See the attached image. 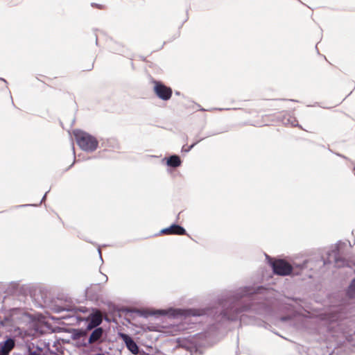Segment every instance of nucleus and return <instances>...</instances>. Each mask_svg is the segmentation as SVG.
Instances as JSON below:
<instances>
[{
  "label": "nucleus",
  "instance_id": "f257e3e1",
  "mask_svg": "<svg viewBox=\"0 0 355 355\" xmlns=\"http://www.w3.org/2000/svg\"><path fill=\"white\" fill-rule=\"evenodd\" d=\"M73 132L78 146L83 151L92 153L98 148L99 142L94 135L80 129Z\"/></svg>",
  "mask_w": 355,
  "mask_h": 355
},
{
  "label": "nucleus",
  "instance_id": "f03ea898",
  "mask_svg": "<svg viewBox=\"0 0 355 355\" xmlns=\"http://www.w3.org/2000/svg\"><path fill=\"white\" fill-rule=\"evenodd\" d=\"M153 83V91L159 99L167 101L171 99L173 94V89L171 87L165 85L162 81L155 79L152 80Z\"/></svg>",
  "mask_w": 355,
  "mask_h": 355
},
{
  "label": "nucleus",
  "instance_id": "7ed1b4c3",
  "mask_svg": "<svg viewBox=\"0 0 355 355\" xmlns=\"http://www.w3.org/2000/svg\"><path fill=\"white\" fill-rule=\"evenodd\" d=\"M275 273L279 275H287L291 272V266L284 260H277L272 263Z\"/></svg>",
  "mask_w": 355,
  "mask_h": 355
},
{
  "label": "nucleus",
  "instance_id": "20e7f679",
  "mask_svg": "<svg viewBox=\"0 0 355 355\" xmlns=\"http://www.w3.org/2000/svg\"><path fill=\"white\" fill-rule=\"evenodd\" d=\"M162 162H164L167 166L172 168H178L180 166L182 163L180 156L176 154L171 155L168 157H164Z\"/></svg>",
  "mask_w": 355,
  "mask_h": 355
},
{
  "label": "nucleus",
  "instance_id": "39448f33",
  "mask_svg": "<svg viewBox=\"0 0 355 355\" xmlns=\"http://www.w3.org/2000/svg\"><path fill=\"white\" fill-rule=\"evenodd\" d=\"M119 336L123 341L125 343L128 349L133 354H137L139 352V348L136 343L128 335L125 334H120Z\"/></svg>",
  "mask_w": 355,
  "mask_h": 355
},
{
  "label": "nucleus",
  "instance_id": "423d86ee",
  "mask_svg": "<svg viewBox=\"0 0 355 355\" xmlns=\"http://www.w3.org/2000/svg\"><path fill=\"white\" fill-rule=\"evenodd\" d=\"M14 346L15 341L12 338H8L6 340L0 343V355H8Z\"/></svg>",
  "mask_w": 355,
  "mask_h": 355
},
{
  "label": "nucleus",
  "instance_id": "0eeeda50",
  "mask_svg": "<svg viewBox=\"0 0 355 355\" xmlns=\"http://www.w3.org/2000/svg\"><path fill=\"white\" fill-rule=\"evenodd\" d=\"M184 232L185 230L184 228L175 224L172 225L171 227L168 228L162 229L160 231L161 234H184Z\"/></svg>",
  "mask_w": 355,
  "mask_h": 355
},
{
  "label": "nucleus",
  "instance_id": "6e6552de",
  "mask_svg": "<svg viewBox=\"0 0 355 355\" xmlns=\"http://www.w3.org/2000/svg\"><path fill=\"white\" fill-rule=\"evenodd\" d=\"M162 312L164 313H166V312L165 311H162ZM167 314H169L171 316H173V317H178V315H200V313H197L196 311H183V310H175V309H171V310H169L168 312H167Z\"/></svg>",
  "mask_w": 355,
  "mask_h": 355
},
{
  "label": "nucleus",
  "instance_id": "1a4fd4ad",
  "mask_svg": "<svg viewBox=\"0 0 355 355\" xmlns=\"http://www.w3.org/2000/svg\"><path fill=\"white\" fill-rule=\"evenodd\" d=\"M102 322V315L99 311H96L91 315L90 322L88 324L89 329L94 328L98 326Z\"/></svg>",
  "mask_w": 355,
  "mask_h": 355
},
{
  "label": "nucleus",
  "instance_id": "9d476101",
  "mask_svg": "<svg viewBox=\"0 0 355 355\" xmlns=\"http://www.w3.org/2000/svg\"><path fill=\"white\" fill-rule=\"evenodd\" d=\"M103 335L102 328L96 329L91 334L89 338V343H93L98 340Z\"/></svg>",
  "mask_w": 355,
  "mask_h": 355
},
{
  "label": "nucleus",
  "instance_id": "9b49d317",
  "mask_svg": "<svg viewBox=\"0 0 355 355\" xmlns=\"http://www.w3.org/2000/svg\"><path fill=\"white\" fill-rule=\"evenodd\" d=\"M113 50L114 51V53L120 55L125 54L128 51V49H125L123 46H121L120 44L118 43L115 44V46L113 47Z\"/></svg>",
  "mask_w": 355,
  "mask_h": 355
},
{
  "label": "nucleus",
  "instance_id": "f8f14e48",
  "mask_svg": "<svg viewBox=\"0 0 355 355\" xmlns=\"http://www.w3.org/2000/svg\"><path fill=\"white\" fill-rule=\"evenodd\" d=\"M340 250V248L339 246L337 247V252H335V251H333L331 254H329V261L331 262V257L334 259V260L335 261V262L338 264V266H340V264H338V258H337V255H338V252Z\"/></svg>",
  "mask_w": 355,
  "mask_h": 355
},
{
  "label": "nucleus",
  "instance_id": "ddd939ff",
  "mask_svg": "<svg viewBox=\"0 0 355 355\" xmlns=\"http://www.w3.org/2000/svg\"><path fill=\"white\" fill-rule=\"evenodd\" d=\"M347 293L350 297H355V279L352 281V284H350Z\"/></svg>",
  "mask_w": 355,
  "mask_h": 355
},
{
  "label": "nucleus",
  "instance_id": "4468645a",
  "mask_svg": "<svg viewBox=\"0 0 355 355\" xmlns=\"http://www.w3.org/2000/svg\"><path fill=\"white\" fill-rule=\"evenodd\" d=\"M205 137H202L191 144L189 146L190 149H192L196 144H198L200 141H202Z\"/></svg>",
  "mask_w": 355,
  "mask_h": 355
},
{
  "label": "nucleus",
  "instance_id": "2eb2a0df",
  "mask_svg": "<svg viewBox=\"0 0 355 355\" xmlns=\"http://www.w3.org/2000/svg\"><path fill=\"white\" fill-rule=\"evenodd\" d=\"M192 149H190L189 146H188L187 148L185 147V146H183L182 148V153H189V151H191Z\"/></svg>",
  "mask_w": 355,
  "mask_h": 355
},
{
  "label": "nucleus",
  "instance_id": "dca6fc26",
  "mask_svg": "<svg viewBox=\"0 0 355 355\" xmlns=\"http://www.w3.org/2000/svg\"><path fill=\"white\" fill-rule=\"evenodd\" d=\"M218 133L219 132H211L209 135H207L205 137H210V136H212V135H217Z\"/></svg>",
  "mask_w": 355,
  "mask_h": 355
},
{
  "label": "nucleus",
  "instance_id": "f3484780",
  "mask_svg": "<svg viewBox=\"0 0 355 355\" xmlns=\"http://www.w3.org/2000/svg\"><path fill=\"white\" fill-rule=\"evenodd\" d=\"M336 155H337L338 156H339V157H343V159H348L346 156H345V155H341V154H340V153H336Z\"/></svg>",
  "mask_w": 355,
  "mask_h": 355
},
{
  "label": "nucleus",
  "instance_id": "a211bd4d",
  "mask_svg": "<svg viewBox=\"0 0 355 355\" xmlns=\"http://www.w3.org/2000/svg\"><path fill=\"white\" fill-rule=\"evenodd\" d=\"M83 335H84V334L83 332H79V333L76 334L75 336L76 337H79V336H83Z\"/></svg>",
  "mask_w": 355,
  "mask_h": 355
},
{
  "label": "nucleus",
  "instance_id": "6ab92c4d",
  "mask_svg": "<svg viewBox=\"0 0 355 355\" xmlns=\"http://www.w3.org/2000/svg\"><path fill=\"white\" fill-rule=\"evenodd\" d=\"M31 205H21L16 206V207H24L31 206Z\"/></svg>",
  "mask_w": 355,
  "mask_h": 355
},
{
  "label": "nucleus",
  "instance_id": "aec40b11",
  "mask_svg": "<svg viewBox=\"0 0 355 355\" xmlns=\"http://www.w3.org/2000/svg\"><path fill=\"white\" fill-rule=\"evenodd\" d=\"M48 192H49V191H46V192L45 193V194L44 195V196L42 197V200H41L40 203H41L43 200H44V199H45V198H46V195H47Z\"/></svg>",
  "mask_w": 355,
  "mask_h": 355
},
{
  "label": "nucleus",
  "instance_id": "412c9836",
  "mask_svg": "<svg viewBox=\"0 0 355 355\" xmlns=\"http://www.w3.org/2000/svg\"><path fill=\"white\" fill-rule=\"evenodd\" d=\"M282 100L283 101H293V102H298L297 100H294V99H284V98H283Z\"/></svg>",
  "mask_w": 355,
  "mask_h": 355
},
{
  "label": "nucleus",
  "instance_id": "4be33fe9",
  "mask_svg": "<svg viewBox=\"0 0 355 355\" xmlns=\"http://www.w3.org/2000/svg\"><path fill=\"white\" fill-rule=\"evenodd\" d=\"M94 37H95V43H96V45H98V37H97V35H94Z\"/></svg>",
  "mask_w": 355,
  "mask_h": 355
},
{
  "label": "nucleus",
  "instance_id": "5701e85b",
  "mask_svg": "<svg viewBox=\"0 0 355 355\" xmlns=\"http://www.w3.org/2000/svg\"><path fill=\"white\" fill-rule=\"evenodd\" d=\"M0 80L3 81V82H4V83H6V84L8 83H7V81H6L4 78H0Z\"/></svg>",
  "mask_w": 355,
  "mask_h": 355
},
{
  "label": "nucleus",
  "instance_id": "b1692460",
  "mask_svg": "<svg viewBox=\"0 0 355 355\" xmlns=\"http://www.w3.org/2000/svg\"><path fill=\"white\" fill-rule=\"evenodd\" d=\"M75 123V118H73L71 120V125H73Z\"/></svg>",
  "mask_w": 355,
  "mask_h": 355
},
{
  "label": "nucleus",
  "instance_id": "393cba45",
  "mask_svg": "<svg viewBox=\"0 0 355 355\" xmlns=\"http://www.w3.org/2000/svg\"><path fill=\"white\" fill-rule=\"evenodd\" d=\"M294 126H297V127H299L300 128H302V126L298 123H297L296 125H294Z\"/></svg>",
  "mask_w": 355,
  "mask_h": 355
},
{
  "label": "nucleus",
  "instance_id": "a878e982",
  "mask_svg": "<svg viewBox=\"0 0 355 355\" xmlns=\"http://www.w3.org/2000/svg\"><path fill=\"white\" fill-rule=\"evenodd\" d=\"M73 162H75V160H74ZM73 163H74V162H73V163H72V164H71L68 167L67 170H68V169H69L71 167H72V166L73 165Z\"/></svg>",
  "mask_w": 355,
  "mask_h": 355
},
{
  "label": "nucleus",
  "instance_id": "bb28decb",
  "mask_svg": "<svg viewBox=\"0 0 355 355\" xmlns=\"http://www.w3.org/2000/svg\"><path fill=\"white\" fill-rule=\"evenodd\" d=\"M93 67H94V63H92V67H91V68H89V69H88L87 70H88V71H90V70L93 68Z\"/></svg>",
  "mask_w": 355,
  "mask_h": 355
},
{
  "label": "nucleus",
  "instance_id": "cd10ccee",
  "mask_svg": "<svg viewBox=\"0 0 355 355\" xmlns=\"http://www.w3.org/2000/svg\"><path fill=\"white\" fill-rule=\"evenodd\" d=\"M175 94H176V95H180V92H178V91H176V92H175Z\"/></svg>",
  "mask_w": 355,
  "mask_h": 355
},
{
  "label": "nucleus",
  "instance_id": "c85d7f7f",
  "mask_svg": "<svg viewBox=\"0 0 355 355\" xmlns=\"http://www.w3.org/2000/svg\"><path fill=\"white\" fill-rule=\"evenodd\" d=\"M73 153L75 154L73 145L72 146Z\"/></svg>",
  "mask_w": 355,
  "mask_h": 355
},
{
  "label": "nucleus",
  "instance_id": "c756f323",
  "mask_svg": "<svg viewBox=\"0 0 355 355\" xmlns=\"http://www.w3.org/2000/svg\"><path fill=\"white\" fill-rule=\"evenodd\" d=\"M200 111H205V110L204 108H202H202H200Z\"/></svg>",
  "mask_w": 355,
  "mask_h": 355
},
{
  "label": "nucleus",
  "instance_id": "7c9ffc66",
  "mask_svg": "<svg viewBox=\"0 0 355 355\" xmlns=\"http://www.w3.org/2000/svg\"><path fill=\"white\" fill-rule=\"evenodd\" d=\"M94 5L96 6V5H97V4H96V3H92V6H94Z\"/></svg>",
  "mask_w": 355,
  "mask_h": 355
},
{
  "label": "nucleus",
  "instance_id": "2f4dec72",
  "mask_svg": "<svg viewBox=\"0 0 355 355\" xmlns=\"http://www.w3.org/2000/svg\"><path fill=\"white\" fill-rule=\"evenodd\" d=\"M216 110H223V109H222V108H216Z\"/></svg>",
  "mask_w": 355,
  "mask_h": 355
},
{
  "label": "nucleus",
  "instance_id": "473e14b6",
  "mask_svg": "<svg viewBox=\"0 0 355 355\" xmlns=\"http://www.w3.org/2000/svg\"><path fill=\"white\" fill-rule=\"evenodd\" d=\"M165 43H166L165 42H163V44L162 45V47H161V48H162V47H163V46L165 44Z\"/></svg>",
  "mask_w": 355,
  "mask_h": 355
},
{
  "label": "nucleus",
  "instance_id": "72a5a7b5",
  "mask_svg": "<svg viewBox=\"0 0 355 355\" xmlns=\"http://www.w3.org/2000/svg\"><path fill=\"white\" fill-rule=\"evenodd\" d=\"M178 220V218H176L175 223H177Z\"/></svg>",
  "mask_w": 355,
  "mask_h": 355
},
{
  "label": "nucleus",
  "instance_id": "f704fd0d",
  "mask_svg": "<svg viewBox=\"0 0 355 355\" xmlns=\"http://www.w3.org/2000/svg\"><path fill=\"white\" fill-rule=\"evenodd\" d=\"M178 220V218H176L175 223H177Z\"/></svg>",
  "mask_w": 355,
  "mask_h": 355
},
{
  "label": "nucleus",
  "instance_id": "c9c22d12",
  "mask_svg": "<svg viewBox=\"0 0 355 355\" xmlns=\"http://www.w3.org/2000/svg\"><path fill=\"white\" fill-rule=\"evenodd\" d=\"M178 220V218H176L175 223H177Z\"/></svg>",
  "mask_w": 355,
  "mask_h": 355
},
{
  "label": "nucleus",
  "instance_id": "e433bc0d",
  "mask_svg": "<svg viewBox=\"0 0 355 355\" xmlns=\"http://www.w3.org/2000/svg\"><path fill=\"white\" fill-rule=\"evenodd\" d=\"M98 253L101 254V250H100V249H98Z\"/></svg>",
  "mask_w": 355,
  "mask_h": 355
}]
</instances>
